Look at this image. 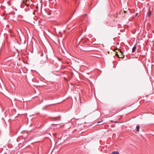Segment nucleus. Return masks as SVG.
I'll list each match as a JSON object with an SVG mask.
<instances>
[{
    "mask_svg": "<svg viewBox=\"0 0 154 154\" xmlns=\"http://www.w3.org/2000/svg\"><path fill=\"white\" fill-rule=\"evenodd\" d=\"M118 122H117V121H116V122H114V123H118Z\"/></svg>",
    "mask_w": 154,
    "mask_h": 154,
    "instance_id": "10",
    "label": "nucleus"
},
{
    "mask_svg": "<svg viewBox=\"0 0 154 154\" xmlns=\"http://www.w3.org/2000/svg\"><path fill=\"white\" fill-rule=\"evenodd\" d=\"M151 14V11L150 10H149V12L148 13V17H149L150 16Z\"/></svg>",
    "mask_w": 154,
    "mask_h": 154,
    "instance_id": "4",
    "label": "nucleus"
},
{
    "mask_svg": "<svg viewBox=\"0 0 154 154\" xmlns=\"http://www.w3.org/2000/svg\"><path fill=\"white\" fill-rule=\"evenodd\" d=\"M138 14V13H136L135 15V17L137 16V15Z\"/></svg>",
    "mask_w": 154,
    "mask_h": 154,
    "instance_id": "9",
    "label": "nucleus"
},
{
    "mask_svg": "<svg viewBox=\"0 0 154 154\" xmlns=\"http://www.w3.org/2000/svg\"><path fill=\"white\" fill-rule=\"evenodd\" d=\"M136 49V46L135 45L133 47L132 49V53H134L135 51V49Z\"/></svg>",
    "mask_w": 154,
    "mask_h": 154,
    "instance_id": "2",
    "label": "nucleus"
},
{
    "mask_svg": "<svg viewBox=\"0 0 154 154\" xmlns=\"http://www.w3.org/2000/svg\"><path fill=\"white\" fill-rule=\"evenodd\" d=\"M102 121H100L99 122H97V123L98 124V125H102L103 123H102Z\"/></svg>",
    "mask_w": 154,
    "mask_h": 154,
    "instance_id": "6",
    "label": "nucleus"
},
{
    "mask_svg": "<svg viewBox=\"0 0 154 154\" xmlns=\"http://www.w3.org/2000/svg\"><path fill=\"white\" fill-rule=\"evenodd\" d=\"M140 126H139V125H137L136 126V128L137 129V132H138L139 130V129H140Z\"/></svg>",
    "mask_w": 154,
    "mask_h": 154,
    "instance_id": "5",
    "label": "nucleus"
},
{
    "mask_svg": "<svg viewBox=\"0 0 154 154\" xmlns=\"http://www.w3.org/2000/svg\"><path fill=\"white\" fill-rule=\"evenodd\" d=\"M119 51L121 52H122L121 51V50H120Z\"/></svg>",
    "mask_w": 154,
    "mask_h": 154,
    "instance_id": "11",
    "label": "nucleus"
},
{
    "mask_svg": "<svg viewBox=\"0 0 154 154\" xmlns=\"http://www.w3.org/2000/svg\"><path fill=\"white\" fill-rule=\"evenodd\" d=\"M87 15V14H85L83 15L82 16V18H84Z\"/></svg>",
    "mask_w": 154,
    "mask_h": 154,
    "instance_id": "7",
    "label": "nucleus"
},
{
    "mask_svg": "<svg viewBox=\"0 0 154 154\" xmlns=\"http://www.w3.org/2000/svg\"><path fill=\"white\" fill-rule=\"evenodd\" d=\"M112 154H119V152L116 151H114L112 152Z\"/></svg>",
    "mask_w": 154,
    "mask_h": 154,
    "instance_id": "3",
    "label": "nucleus"
},
{
    "mask_svg": "<svg viewBox=\"0 0 154 154\" xmlns=\"http://www.w3.org/2000/svg\"><path fill=\"white\" fill-rule=\"evenodd\" d=\"M22 3L26 4V1H25L24 0L22 2Z\"/></svg>",
    "mask_w": 154,
    "mask_h": 154,
    "instance_id": "8",
    "label": "nucleus"
},
{
    "mask_svg": "<svg viewBox=\"0 0 154 154\" xmlns=\"http://www.w3.org/2000/svg\"><path fill=\"white\" fill-rule=\"evenodd\" d=\"M26 5L27 7H29V0H26Z\"/></svg>",
    "mask_w": 154,
    "mask_h": 154,
    "instance_id": "1",
    "label": "nucleus"
}]
</instances>
